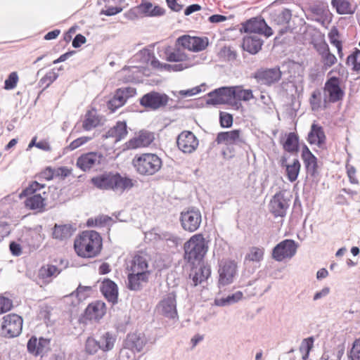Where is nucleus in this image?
Returning <instances> with one entry per match:
<instances>
[{
    "instance_id": "72a5a7b5",
    "label": "nucleus",
    "mask_w": 360,
    "mask_h": 360,
    "mask_svg": "<svg viewBox=\"0 0 360 360\" xmlns=\"http://www.w3.org/2000/svg\"><path fill=\"white\" fill-rule=\"evenodd\" d=\"M153 239L165 241L169 248H176L182 242L180 237L168 231L154 233Z\"/></svg>"
},
{
    "instance_id": "e433bc0d",
    "label": "nucleus",
    "mask_w": 360,
    "mask_h": 360,
    "mask_svg": "<svg viewBox=\"0 0 360 360\" xmlns=\"http://www.w3.org/2000/svg\"><path fill=\"white\" fill-rule=\"evenodd\" d=\"M292 18V11L288 8H282L271 13V19L277 25H287Z\"/></svg>"
},
{
    "instance_id": "c9c22d12",
    "label": "nucleus",
    "mask_w": 360,
    "mask_h": 360,
    "mask_svg": "<svg viewBox=\"0 0 360 360\" xmlns=\"http://www.w3.org/2000/svg\"><path fill=\"white\" fill-rule=\"evenodd\" d=\"M73 229L70 224H55L52 236L53 238L63 240L70 237L72 234Z\"/></svg>"
},
{
    "instance_id": "a18cd8bd",
    "label": "nucleus",
    "mask_w": 360,
    "mask_h": 360,
    "mask_svg": "<svg viewBox=\"0 0 360 360\" xmlns=\"http://www.w3.org/2000/svg\"><path fill=\"white\" fill-rule=\"evenodd\" d=\"M339 38V32L338 30L333 27L330 32L328 33V39L331 44L335 46L337 48L338 56L340 58H342V42L338 39Z\"/></svg>"
},
{
    "instance_id": "09e8293b",
    "label": "nucleus",
    "mask_w": 360,
    "mask_h": 360,
    "mask_svg": "<svg viewBox=\"0 0 360 360\" xmlns=\"http://www.w3.org/2000/svg\"><path fill=\"white\" fill-rule=\"evenodd\" d=\"M347 64L348 65H352V70L354 71L360 70V50L356 49L347 58Z\"/></svg>"
},
{
    "instance_id": "ea45409f",
    "label": "nucleus",
    "mask_w": 360,
    "mask_h": 360,
    "mask_svg": "<svg viewBox=\"0 0 360 360\" xmlns=\"http://www.w3.org/2000/svg\"><path fill=\"white\" fill-rule=\"evenodd\" d=\"M100 124V119L95 110H89L85 116L82 123V127L85 131H90Z\"/></svg>"
},
{
    "instance_id": "338daca9",
    "label": "nucleus",
    "mask_w": 360,
    "mask_h": 360,
    "mask_svg": "<svg viewBox=\"0 0 360 360\" xmlns=\"http://www.w3.org/2000/svg\"><path fill=\"white\" fill-rule=\"evenodd\" d=\"M12 307L13 303L10 299L0 296V314H4L11 310Z\"/></svg>"
},
{
    "instance_id": "603ef678",
    "label": "nucleus",
    "mask_w": 360,
    "mask_h": 360,
    "mask_svg": "<svg viewBox=\"0 0 360 360\" xmlns=\"http://www.w3.org/2000/svg\"><path fill=\"white\" fill-rule=\"evenodd\" d=\"M98 349H101V346L98 340L94 338H88L85 343L86 352L89 354H94Z\"/></svg>"
},
{
    "instance_id": "2eb2a0df",
    "label": "nucleus",
    "mask_w": 360,
    "mask_h": 360,
    "mask_svg": "<svg viewBox=\"0 0 360 360\" xmlns=\"http://www.w3.org/2000/svg\"><path fill=\"white\" fill-rule=\"evenodd\" d=\"M290 200L281 192L276 193L269 202V211L275 217H284L290 206Z\"/></svg>"
},
{
    "instance_id": "13d9d810",
    "label": "nucleus",
    "mask_w": 360,
    "mask_h": 360,
    "mask_svg": "<svg viewBox=\"0 0 360 360\" xmlns=\"http://www.w3.org/2000/svg\"><path fill=\"white\" fill-rule=\"evenodd\" d=\"M116 360H135L134 351L125 345V347L120 350L119 356Z\"/></svg>"
},
{
    "instance_id": "49530a36",
    "label": "nucleus",
    "mask_w": 360,
    "mask_h": 360,
    "mask_svg": "<svg viewBox=\"0 0 360 360\" xmlns=\"http://www.w3.org/2000/svg\"><path fill=\"white\" fill-rule=\"evenodd\" d=\"M243 297V293L240 291H237L235 293L231 295H229L226 297H222L219 300L215 301L216 304L218 306H226L229 304H234L239 300H240Z\"/></svg>"
},
{
    "instance_id": "6ab92c4d",
    "label": "nucleus",
    "mask_w": 360,
    "mask_h": 360,
    "mask_svg": "<svg viewBox=\"0 0 360 360\" xmlns=\"http://www.w3.org/2000/svg\"><path fill=\"white\" fill-rule=\"evenodd\" d=\"M206 103L210 105L226 104L231 101L229 89L227 86L220 87L207 94Z\"/></svg>"
},
{
    "instance_id": "3c124183",
    "label": "nucleus",
    "mask_w": 360,
    "mask_h": 360,
    "mask_svg": "<svg viewBox=\"0 0 360 360\" xmlns=\"http://www.w3.org/2000/svg\"><path fill=\"white\" fill-rule=\"evenodd\" d=\"M264 250L257 247H252L250 253L247 255L246 259L250 261L259 262L263 259Z\"/></svg>"
},
{
    "instance_id": "8fccbe9b",
    "label": "nucleus",
    "mask_w": 360,
    "mask_h": 360,
    "mask_svg": "<svg viewBox=\"0 0 360 360\" xmlns=\"http://www.w3.org/2000/svg\"><path fill=\"white\" fill-rule=\"evenodd\" d=\"M321 92L319 89L314 90L309 98V103L312 110H318L321 106Z\"/></svg>"
},
{
    "instance_id": "ddd939ff",
    "label": "nucleus",
    "mask_w": 360,
    "mask_h": 360,
    "mask_svg": "<svg viewBox=\"0 0 360 360\" xmlns=\"http://www.w3.org/2000/svg\"><path fill=\"white\" fill-rule=\"evenodd\" d=\"M105 157L101 153L90 152L81 155L77 160L76 165L83 172H88L103 163Z\"/></svg>"
},
{
    "instance_id": "7ed1b4c3",
    "label": "nucleus",
    "mask_w": 360,
    "mask_h": 360,
    "mask_svg": "<svg viewBox=\"0 0 360 360\" xmlns=\"http://www.w3.org/2000/svg\"><path fill=\"white\" fill-rule=\"evenodd\" d=\"M184 259L194 264L200 262L208 250L207 242L202 234L193 236L184 243Z\"/></svg>"
},
{
    "instance_id": "423d86ee",
    "label": "nucleus",
    "mask_w": 360,
    "mask_h": 360,
    "mask_svg": "<svg viewBox=\"0 0 360 360\" xmlns=\"http://www.w3.org/2000/svg\"><path fill=\"white\" fill-rule=\"evenodd\" d=\"M22 319L15 314H10L2 318L1 323V333L8 338L18 336L22 328Z\"/></svg>"
},
{
    "instance_id": "f3484780",
    "label": "nucleus",
    "mask_w": 360,
    "mask_h": 360,
    "mask_svg": "<svg viewBox=\"0 0 360 360\" xmlns=\"http://www.w3.org/2000/svg\"><path fill=\"white\" fill-rule=\"evenodd\" d=\"M177 42L183 48L195 52L204 50L208 45V39L207 37L202 38L187 35L179 37Z\"/></svg>"
},
{
    "instance_id": "680f3d73",
    "label": "nucleus",
    "mask_w": 360,
    "mask_h": 360,
    "mask_svg": "<svg viewBox=\"0 0 360 360\" xmlns=\"http://www.w3.org/2000/svg\"><path fill=\"white\" fill-rule=\"evenodd\" d=\"M314 341V340L313 337H309L307 338L304 339L300 347V352H306V355L309 356V352L313 347Z\"/></svg>"
},
{
    "instance_id": "2f4dec72",
    "label": "nucleus",
    "mask_w": 360,
    "mask_h": 360,
    "mask_svg": "<svg viewBox=\"0 0 360 360\" xmlns=\"http://www.w3.org/2000/svg\"><path fill=\"white\" fill-rule=\"evenodd\" d=\"M86 313L91 319H100L105 314V304L101 301L92 302L87 307Z\"/></svg>"
},
{
    "instance_id": "6e6d98bb",
    "label": "nucleus",
    "mask_w": 360,
    "mask_h": 360,
    "mask_svg": "<svg viewBox=\"0 0 360 360\" xmlns=\"http://www.w3.org/2000/svg\"><path fill=\"white\" fill-rule=\"evenodd\" d=\"M18 82V75L16 72L10 73L4 82V89L6 90L13 89Z\"/></svg>"
},
{
    "instance_id": "c03bdc74",
    "label": "nucleus",
    "mask_w": 360,
    "mask_h": 360,
    "mask_svg": "<svg viewBox=\"0 0 360 360\" xmlns=\"http://www.w3.org/2000/svg\"><path fill=\"white\" fill-rule=\"evenodd\" d=\"M136 94V89L134 87L126 86L117 89L115 94V96L120 101H123L124 103L127 102L129 98L133 97Z\"/></svg>"
},
{
    "instance_id": "20e7f679",
    "label": "nucleus",
    "mask_w": 360,
    "mask_h": 360,
    "mask_svg": "<svg viewBox=\"0 0 360 360\" xmlns=\"http://www.w3.org/2000/svg\"><path fill=\"white\" fill-rule=\"evenodd\" d=\"M136 171L141 175L150 176L157 173L162 165L160 158L153 153H144L133 160Z\"/></svg>"
},
{
    "instance_id": "bf43d9fd",
    "label": "nucleus",
    "mask_w": 360,
    "mask_h": 360,
    "mask_svg": "<svg viewBox=\"0 0 360 360\" xmlns=\"http://www.w3.org/2000/svg\"><path fill=\"white\" fill-rule=\"evenodd\" d=\"M321 62L326 69L330 68L337 62V58L330 51L321 56Z\"/></svg>"
},
{
    "instance_id": "39448f33",
    "label": "nucleus",
    "mask_w": 360,
    "mask_h": 360,
    "mask_svg": "<svg viewBox=\"0 0 360 360\" xmlns=\"http://www.w3.org/2000/svg\"><path fill=\"white\" fill-rule=\"evenodd\" d=\"M155 309L158 314L165 318L178 319L176 292L172 291L165 294L156 305Z\"/></svg>"
},
{
    "instance_id": "0eeeda50",
    "label": "nucleus",
    "mask_w": 360,
    "mask_h": 360,
    "mask_svg": "<svg viewBox=\"0 0 360 360\" xmlns=\"http://www.w3.org/2000/svg\"><path fill=\"white\" fill-rule=\"evenodd\" d=\"M179 220L184 231L194 232L198 229L201 224V212L195 207L188 208L186 211L181 212Z\"/></svg>"
},
{
    "instance_id": "5701e85b",
    "label": "nucleus",
    "mask_w": 360,
    "mask_h": 360,
    "mask_svg": "<svg viewBox=\"0 0 360 360\" xmlns=\"http://www.w3.org/2000/svg\"><path fill=\"white\" fill-rule=\"evenodd\" d=\"M149 276L146 274L129 271L127 276V286L130 290L139 291L143 288V283H147Z\"/></svg>"
},
{
    "instance_id": "4468645a",
    "label": "nucleus",
    "mask_w": 360,
    "mask_h": 360,
    "mask_svg": "<svg viewBox=\"0 0 360 360\" xmlns=\"http://www.w3.org/2000/svg\"><path fill=\"white\" fill-rule=\"evenodd\" d=\"M215 141L217 144L234 145L239 147H242L245 143V139L242 136V131L240 129L219 132L217 135Z\"/></svg>"
},
{
    "instance_id": "a878e982",
    "label": "nucleus",
    "mask_w": 360,
    "mask_h": 360,
    "mask_svg": "<svg viewBox=\"0 0 360 360\" xmlns=\"http://www.w3.org/2000/svg\"><path fill=\"white\" fill-rule=\"evenodd\" d=\"M263 41L256 34L246 36L243 40V49L252 55L257 53L262 49Z\"/></svg>"
},
{
    "instance_id": "864d4df0",
    "label": "nucleus",
    "mask_w": 360,
    "mask_h": 360,
    "mask_svg": "<svg viewBox=\"0 0 360 360\" xmlns=\"http://www.w3.org/2000/svg\"><path fill=\"white\" fill-rule=\"evenodd\" d=\"M44 184H41L36 181H33L29 185V186L25 188L22 191V193L20 195V197L22 198V196H28L30 195L34 194L36 191H39L41 188H44Z\"/></svg>"
},
{
    "instance_id": "bb28decb",
    "label": "nucleus",
    "mask_w": 360,
    "mask_h": 360,
    "mask_svg": "<svg viewBox=\"0 0 360 360\" xmlns=\"http://www.w3.org/2000/svg\"><path fill=\"white\" fill-rule=\"evenodd\" d=\"M307 141L310 144H315L321 147L326 141V135L321 126L313 123L308 134Z\"/></svg>"
},
{
    "instance_id": "f704fd0d",
    "label": "nucleus",
    "mask_w": 360,
    "mask_h": 360,
    "mask_svg": "<svg viewBox=\"0 0 360 360\" xmlns=\"http://www.w3.org/2000/svg\"><path fill=\"white\" fill-rule=\"evenodd\" d=\"M286 158H283L281 160V165L285 166V172L288 179L290 182H294L297 180L300 170V163L297 159H295L292 164L291 165H285Z\"/></svg>"
},
{
    "instance_id": "79ce46f5",
    "label": "nucleus",
    "mask_w": 360,
    "mask_h": 360,
    "mask_svg": "<svg viewBox=\"0 0 360 360\" xmlns=\"http://www.w3.org/2000/svg\"><path fill=\"white\" fill-rule=\"evenodd\" d=\"M116 338L109 332L105 333L98 342L101 346V349L103 352L111 350L115 345Z\"/></svg>"
},
{
    "instance_id": "cd10ccee",
    "label": "nucleus",
    "mask_w": 360,
    "mask_h": 360,
    "mask_svg": "<svg viewBox=\"0 0 360 360\" xmlns=\"http://www.w3.org/2000/svg\"><path fill=\"white\" fill-rule=\"evenodd\" d=\"M331 6L339 15H352L357 7L352 0H331Z\"/></svg>"
},
{
    "instance_id": "e2e57ef3",
    "label": "nucleus",
    "mask_w": 360,
    "mask_h": 360,
    "mask_svg": "<svg viewBox=\"0 0 360 360\" xmlns=\"http://www.w3.org/2000/svg\"><path fill=\"white\" fill-rule=\"evenodd\" d=\"M349 356L352 360H360V339L354 342Z\"/></svg>"
},
{
    "instance_id": "0e129e2a",
    "label": "nucleus",
    "mask_w": 360,
    "mask_h": 360,
    "mask_svg": "<svg viewBox=\"0 0 360 360\" xmlns=\"http://www.w3.org/2000/svg\"><path fill=\"white\" fill-rule=\"evenodd\" d=\"M219 122L221 127H231L233 124V116L229 113L221 112L219 115Z\"/></svg>"
},
{
    "instance_id": "6e6552de",
    "label": "nucleus",
    "mask_w": 360,
    "mask_h": 360,
    "mask_svg": "<svg viewBox=\"0 0 360 360\" xmlns=\"http://www.w3.org/2000/svg\"><path fill=\"white\" fill-rule=\"evenodd\" d=\"M324 103H336L343 99L345 92L340 87V79L337 77H331L324 84Z\"/></svg>"
},
{
    "instance_id": "393cba45",
    "label": "nucleus",
    "mask_w": 360,
    "mask_h": 360,
    "mask_svg": "<svg viewBox=\"0 0 360 360\" xmlns=\"http://www.w3.org/2000/svg\"><path fill=\"white\" fill-rule=\"evenodd\" d=\"M147 343V338L143 333L129 334L125 340V345L134 351L140 352Z\"/></svg>"
},
{
    "instance_id": "c756f323",
    "label": "nucleus",
    "mask_w": 360,
    "mask_h": 360,
    "mask_svg": "<svg viewBox=\"0 0 360 360\" xmlns=\"http://www.w3.org/2000/svg\"><path fill=\"white\" fill-rule=\"evenodd\" d=\"M127 126L126 122L119 121L116 124L111 127L106 133L103 135L105 139L114 138L115 141H120L124 139L127 135Z\"/></svg>"
},
{
    "instance_id": "5fc2aeb1",
    "label": "nucleus",
    "mask_w": 360,
    "mask_h": 360,
    "mask_svg": "<svg viewBox=\"0 0 360 360\" xmlns=\"http://www.w3.org/2000/svg\"><path fill=\"white\" fill-rule=\"evenodd\" d=\"M58 77V74L54 70L47 72L39 81L41 86H44V89L49 86Z\"/></svg>"
},
{
    "instance_id": "aec40b11",
    "label": "nucleus",
    "mask_w": 360,
    "mask_h": 360,
    "mask_svg": "<svg viewBox=\"0 0 360 360\" xmlns=\"http://www.w3.org/2000/svg\"><path fill=\"white\" fill-rule=\"evenodd\" d=\"M154 134L148 131H141L138 136L129 140L126 145L129 149H136L148 146L154 140Z\"/></svg>"
},
{
    "instance_id": "c85d7f7f",
    "label": "nucleus",
    "mask_w": 360,
    "mask_h": 360,
    "mask_svg": "<svg viewBox=\"0 0 360 360\" xmlns=\"http://www.w3.org/2000/svg\"><path fill=\"white\" fill-rule=\"evenodd\" d=\"M165 58L169 62H181L182 64H187L188 67L191 65L187 62L188 56L184 52V48H175L172 49L167 47L165 51Z\"/></svg>"
},
{
    "instance_id": "4c0bfd02",
    "label": "nucleus",
    "mask_w": 360,
    "mask_h": 360,
    "mask_svg": "<svg viewBox=\"0 0 360 360\" xmlns=\"http://www.w3.org/2000/svg\"><path fill=\"white\" fill-rule=\"evenodd\" d=\"M150 64L154 68L159 69L161 70H166L168 72L182 71L184 69H186L188 68V65H187V64L179 63V64L170 65V64H167V63H162L156 58H153L151 60Z\"/></svg>"
},
{
    "instance_id": "f8f14e48",
    "label": "nucleus",
    "mask_w": 360,
    "mask_h": 360,
    "mask_svg": "<svg viewBox=\"0 0 360 360\" xmlns=\"http://www.w3.org/2000/svg\"><path fill=\"white\" fill-rule=\"evenodd\" d=\"M244 32L264 34L269 37L273 34L272 29L262 17L252 18L242 24Z\"/></svg>"
},
{
    "instance_id": "b1692460",
    "label": "nucleus",
    "mask_w": 360,
    "mask_h": 360,
    "mask_svg": "<svg viewBox=\"0 0 360 360\" xmlns=\"http://www.w3.org/2000/svg\"><path fill=\"white\" fill-rule=\"evenodd\" d=\"M101 291L109 302L112 304L117 302L118 290L115 283L110 279H105L100 287Z\"/></svg>"
},
{
    "instance_id": "052dcab7",
    "label": "nucleus",
    "mask_w": 360,
    "mask_h": 360,
    "mask_svg": "<svg viewBox=\"0 0 360 360\" xmlns=\"http://www.w3.org/2000/svg\"><path fill=\"white\" fill-rule=\"evenodd\" d=\"M27 351L34 354V356L39 355V352L38 349V340L36 337L32 336L27 342Z\"/></svg>"
},
{
    "instance_id": "de8ad7c7",
    "label": "nucleus",
    "mask_w": 360,
    "mask_h": 360,
    "mask_svg": "<svg viewBox=\"0 0 360 360\" xmlns=\"http://www.w3.org/2000/svg\"><path fill=\"white\" fill-rule=\"evenodd\" d=\"M304 163L307 172L311 176H315L317 170V158L312 154L304 158H302Z\"/></svg>"
},
{
    "instance_id": "1a4fd4ad",
    "label": "nucleus",
    "mask_w": 360,
    "mask_h": 360,
    "mask_svg": "<svg viewBox=\"0 0 360 360\" xmlns=\"http://www.w3.org/2000/svg\"><path fill=\"white\" fill-rule=\"evenodd\" d=\"M297 243L291 239H285L278 243L272 250V257L277 262L292 258L297 252Z\"/></svg>"
},
{
    "instance_id": "a211bd4d",
    "label": "nucleus",
    "mask_w": 360,
    "mask_h": 360,
    "mask_svg": "<svg viewBox=\"0 0 360 360\" xmlns=\"http://www.w3.org/2000/svg\"><path fill=\"white\" fill-rule=\"evenodd\" d=\"M236 264L234 262L226 261L221 262L219 269V284L226 285L231 283L236 274Z\"/></svg>"
},
{
    "instance_id": "f257e3e1",
    "label": "nucleus",
    "mask_w": 360,
    "mask_h": 360,
    "mask_svg": "<svg viewBox=\"0 0 360 360\" xmlns=\"http://www.w3.org/2000/svg\"><path fill=\"white\" fill-rule=\"evenodd\" d=\"M134 181L122 176L117 172H105L91 179V184L96 188L102 191H112L123 193L134 186Z\"/></svg>"
},
{
    "instance_id": "a19ab883",
    "label": "nucleus",
    "mask_w": 360,
    "mask_h": 360,
    "mask_svg": "<svg viewBox=\"0 0 360 360\" xmlns=\"http://www.w3.org/2000/svg\"><path fill=\"white\" fill-rule=\"evenodd\" d=\"M283 148L288 153L297 152L299 150L298 136L294 132L289 133L283 143Z\"/></svg>"
},
{
    "instance_id": "412c9836",
    "label": "nucleus",
    "mask_w": 360,
    "mask_h": 360,
    "mask_svg": "<svg viewBox=\"0 0 360 360\" xmlns=\"http://www.w3.org/2000/svg\"><path fill=\"white\" fill-rule=\"evenodd\" d=\"M128 270L129 271L146 274L148 276H150V271L148 269V256L143 253L136 255L131 261Z\"/></svg>"
},
{
    "instance_id": "f03ea898",
    "label": "nucleus",
    "mask_w": 360,
    "mask_h": 360,
    "mask_svg": "<svg viewBox=\"0 0 360 360\" xmlns=\"http://www.w3.org/2000/svg\"><path fill=\"white\" fill-rule=\"evenodd\" d=\"M102 245V238L95 231L82 232L74 243L76 253L84 258H93L98 256L101 251Z\"/></svg>"
},
{
    "instance_id": "473e14b6",
    "label": "nucleus",
    "mask_w": 360,
    "mask_h": 360,
    "mask_svg": "<svg viewBox=\"0 0 360 360\" xmlns=\"http://www.w3.org/2000/svg\"><path fill=\"white\" fill-rule=\"evenodd\" d=\"M30 195L25 201L26 207L32 210H37L39 212H44L46 205L44 202L45 198L42 197L41 194H32Z\"/></svg>"
},
{
    "instance_id": "69168bd1",
    "label": "nucleus",
    "mask_w": 360,
    "mask_h": 360,
    "mask_svg": "<svg viewBox=\"0 0 360 360\" xmlns=\"http://www.w3.org/2000/svg\"><path fill=\"white\" fill-rule=\"evenodd\" d=\"M204 86H205V84H202L200 86H197L193 87V88L189 89L181 90L179 92V94L182 97L193 96H195V95L200 93L202 91V87Z\"/></svg>"
},
{
    "instance_id": "58836bf2",
    "label": "nucleus",
    "mask_w": 360,
    "mask_h": 360,
    "mask_svg": "<svg viewBox=\"0 0 360 360\" xmlns=\"http://www.w3.org/2000/svg\"><path fill=\"white\" fill-rule=\"evenodd\" d=\"M139 11L146 16H161L164 14L165 11L159 6H155L150 2L142 3L138 6Z\"/></svg>"
},
{
    "instance_id": "37998d69",
    "label": "nucleus",
    "mask_w": 360,
    "mask_h": 360,
    "mask_svg": "<svg viewBox=\"0 0 360 360\" xmlns=\"http://www.w3.org/2000/svg\"><path fill=\"white\" fill-rule=\"evenodd\" d=\"M60 273V270L54 265L48 264L43 266L39 271V278L44 280H48L51 277H56Z\"/></svg>"
},
{
    "instance_id": "4d7b16f0",
    "label": "nucleus",
    "mask_w": 360,
    "mask_h": 360,
    "mask_svg": "<svg viewBox=\"0 0 360 360\" xmlns=\"http://www.w3.org/2000/svg\"><path fill=\"white\" fill-rule=\"evenodd\" d=\"M91 290V286H83L79 285L76 290L72 293V295H75L78 300L81 301L84 300L88 296V294Z\"/></svg>"
},
{
    "instance_id": "9b49d317",
    "label": "nucleus",
    "mask_w": 360,
    "mask_h": 360,
    "mask_svg": "<svg viewBox=\"0 0 360 360\" xmlns=\"http://www.w3.org/2000/svg\"><path fill=\"white\" fill-rule=\"evenodd\" d=\"M282 72L278 66L272 68H261L254 73L253 77L257 83L270 86L280 81Z\"/></svg>"
},
{
    "instance_id": "4be33fe9",
    "label": "nucleus",
    "mask_w": 360,
    "mask_h": 360,
    "mask_svg": "<svg viewBox=\"0 0 360 360\" xmlns=\"http://www.w3.org/2000/svg\"><path fill=\"white\" fill-rule=\"evenodd\" d=\"M210 274L211 269L207 265L202 264L199 266L193 268L189 274V278L192 281L191 285L193 286H197L198 285L201 284L209 278Z\"/></svg>"
},
{
    "instance_id": "774afa93",
    "label": "nucleus",
    "mask_w": 360,
    "mask_h": 360,
    "mask_svg": "<svg viewBox=\"0 0 360 360\" xmlns=\"http://www.w3.org/2000/svg\"><path fill=\"white\" fill-rule=\"evenodd\" d=\"M54 176V170L51 167H46L45 169L41 171L37 175L39 180H46L49 181L53 179Z\"/></svg>"
},
{
    "instance_id": "dca6fc26",
    "label": "nucleus",
    "mask_w": 360,
    "mask_h": 360,
    "mask_svg": "<svg viewBox=\"0 0 360 360\" xmlns=\"http://www.w3.org/2000/svg\"><path fill=\"white\" fill-rule=\"evenodd\" d=\"M177 146L184 153H192L198 146L199 141L190 131H182L177 137Z\"/></svg>"
},
{
    "instance_id": "9d476101",
    "label": "nucleus",
    "mask_w": 360,
    "mask_h": 360,
    "mask_svg": "<svg viewBox=\"0 0 360 360\" xmlns=\"http://www.w3.org/2000/svg\"><path fill=\"white\" fill-rule=\"evenodd\" d=\"M169 100L167 94L152 91L140 98V104L146 108L156 110L167 105Z\"/></svg>"
},
{
    "instance_id": "7c9ffc66",
    "label": "nucleus",
    "mask_w": 360,
    "mask_h": 360,
    "mask_svg": "<svg viewBox=\"0 0 360 360\" xmlns=\"http://www.w3.org/2000/svg\"><path fill=\"white\" fill-rule=\"evenodd\" d=\"M229 89L231 100L234 98L238 101H249L254 98L251 89H244L240 86H229Z\"/></svg>"
}]
</instances>
